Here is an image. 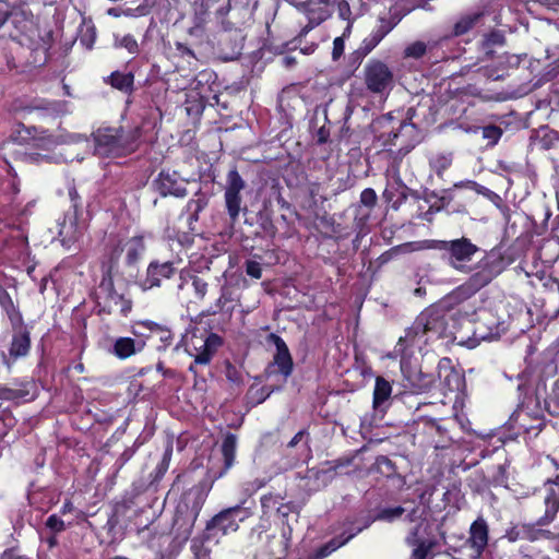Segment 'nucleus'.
<instances>
[{"label": "nucleus", "instance_id": "nucleus-1", "mask_svg": "<svg viewBox=\"0 0 559 559\" xmlns=\"http://www.w3.org/2000/svg\"><path fill=\"white\" fill-rule=\"evenodd\" d=\"M502 309L501 302H489L477 308L463 306L459 313L464 318H468L473 333L472 336L467 337L456 333L453 335V340L457 341L459 344L473 348L481 341L500 337L508 330V321L501 313Z\"/></svg>", "mask_w": 559, "mask_h": 559}, {"label": "nucleus", "instance_id": "nucleus-2", "mask_svg": "<svg viewBox=\"0 0 559 559\" xmlns=\"http://www.w3.org/2000/svg\"><path fill=\"white\" fill-rule=\"evenodd\" d=\"M479 263L478 270L467 273L468 278L448 295V300L452 306L464 305L465 301L497 278L511 261L504 254L501 246H495L488 253L484 254L483 259H479Z\"/></svg>", "mask_w": 559, "mask_h": 559}, {"label": "nucleus", "instance_id": "nucleus-3", "mask_svg": "<svg viewBox=\"0 0 559 559\" xmlns=\"http://www.w3.org/2000/svg\"><path fill=\"white\" fill-rule=\"evenodd\" d=\"M119 251L116 249L109 259L108 267L103 272L102 278L92 293L98 316H115L128 318L133 309V300L129 290L115 285L114 269L118 262Z\"/></svg>", "mask_w": 559, "mask_h": 559}, {"label": "nucleus", "instance_id": "nucleus-4", "mask_svg": "<svg viewBox=\"0 0 559 559\" xmlns=\"http://www.w3.org/2000/svg\"><path fill=\"white\" fill-rule=\"evenodd\" d=\"M145 121L124 130L122 127H100L92 133L94 154L102 158H121L135 153L144 133Z\"/></svg>", "mask_w": 559, "mask_h": 559}, {"label": "nucleus", "instance_id": "nucleus-5", "mask_svg": "<svg viewBox=\"0 0 559 559\" xmlns=\"http://www.w3.org/2000/svg\"><path fill=\"white\" fill-rule=\"evenodd\" d=\"M427 248L440 252V258L450 267L459 273H473L480 265L479 259L489 250H485L471 238L461 236L450 240L431 239L427 241Z\"/></svg>", "mask_w": 559, "mask_h": 559}, {"label": "nucleus", "instance_id": "nucleus-6", "mask_svg": "<svg viewBox=\"0 0 559 559\" xmlns=\"http://www.w3.org/2000/svg\"><path fill=\"white\" fill-rule=\"evenodd\" d=\"M207 497L206 484L200 481L185 491L176 506L170 533L178 544L186 543Z\"/></svg>", "mask_w": 559, "mask_h": 559}, {"label": "nucleus", "instance_id": "nucleus-7", "mask_svg": "<svg viewBox=\"0 0 559 559\" xmlns=\"http://www.w3.org/2000/svg\"><path fill=\"white\" fill-rule=\"evenodd\" d=\"M489 538L487 522L477 518L469 527V536H450L449 550L454 559H479Z\"/></svg>", "mask_w": 559, "mask_h": 559}, {"label": "nucleus", "instance_id": "nucleus-8", "mask_svg": "<svg viewBox=\"0 0 559 559\" xmlns=\"http://www.w3.org/2000/svg\"><path fill=\"white\" fill-rule=\"evenodd\" d=\"M247 182L238 171L237 165H231L225 177L224 203L230 226L239 222L240 214H247L248 207L241 192Z\"/></svg>", "mask_w": 559, "mask_h": 559}, {"label": "nucleus", "instance_id": "nucleus-9", "mask_svg": "<svg viewBox=\"0 0 559 559\" xmlns=\"http://www.w3.org/2000/svg\"><path fill=\"white\" fill-rule=\"evenodd\" d=\"M246 500L240 504L225 508L216 513L210 521H207L205 531L209 535L215 536L216 534L229 535L239 530V524L254 514V502L251 506H245Z\"/></svg>", "mask_w": 559, "mask_h": 559}, {"label": "nucleus", "instance_id": "nucleus-10", "mask_svg": "<svg viewBox=\"0 0 559 559\" xmlns=\"http://www.w3.org/2000/svg\"><path fill=\"white\" fill-rule=\"evenodd\" d=\"M542 464L548 472H554L552 476H548L544 481L546 495L544 497L545 512L536 520V525H549L557 516L559 511V463L550 455H546L542 460Z\"/></svg>", "mask_w": 559, "mask_h": 559}, {"label": "nucleus", "instance_id": "nucleus-11", "mask_svg": "<svg viewBox=\"0 0 559 559\" xmlns=\"http://www.w3.org/2000/svg\"><path fill=\"white\" fill-rule=\"evenodd\" d=\"M364 82L370 93L382 95L393 87L394 74L385 62L372 58L364 68Z\"/></svg>", "mask_w": 559, "mask_h": 559}, {"label": "nucleus", "instance_id": "nucleus-12", "mask_svg": "<svg viewBox=\"0 0 559 559\" xmlns=\"http://www.w3.org/2000/svg\"><path fill=\"white\" fill-rule=\"evenodd\" d=\"M38 396V388L32 377L13 378L8 383H0V401L16 406L33 402Z\"/></svg>", "mask_w": 559, "mask_h": 559}, {"label": "nucleus", "instance_id": "nucleus-13", "mask_svg": "<svg viewBox=\"0 0 559 559\" xmlns=\"http://www.w3.org/2000/svg\"><path fill=\"white\" fill-rule=\"evenodd\" d=\"M405 540L408 546L413 547L411 559H427L431 550L438 545L432 525L425 520L411 530Z\"/></svg>", "mask_w": 559, "mask_h": 559}, {"label": "nucleus", "instance_id": "nucleus-14", "mask_svg": "<svg viewBox=\"0 0 559 559\" xmlns=\"http://www.w3.org/2000/svg\"><path fill=\"white\" fill-rule=\"evenodd\" d=\"M418 318L420 320V324L425 329L426 335L435 342L440 338H448L452 335V332L449 330L448 316L443 308L441 307H428L423 310Z\"/></svg>", "mask_w": 559, "mask_h": 559}, {"label": "nucleus", "instance_id": "nucleus-15", "mask_svg": "<svg viewBox=\"0 0 559 559\" xmlns=\"http://www.w3.org/2000/svg\"><path fill=\"white\" fill-rule=\"evenodd\" d=\"M453 430H455L453 421L430 418L424 423L427 442L436 450H447L454 444Z\"/></svg>", "mask_w": 559, "mask_h": 559}, {"label": "nucleus", "instance_id": "nucleus-16", "mask_svg": "<svg viewBox=\"0 0 559 559\" xmlns=\"http://www.w3.org/2000/svg\"><path fill=\"white\" fill-rule=\"evenodd\" d=\"M181 262L180 258L169 261L152 260L147 264L145 277L141 283L142 288L144 290L159 288L163 281L171 280L178 273Z\"/></svg>", "mask_w": 559, "mask_h": 559}, {"label": "nucleus", "instance_id": "nucleus-17", "mask_svg": "<svg viewBox=\"0 0 559 559\" xmlns=\"http://www.w3.org/2000/svg\"><path fill=\"white\" fill-rule=\"evenodd\" d=\"M409 358L401 357L403 386L413 394H421L429 391L435 383V376L423 372L418 366H413Z\"/></svg>", "mask_w": 559, "mask_h": 559}, {"label": "nucleus", "instance_id": "nucleus-18", "mask_svg": "<svg viewBox=\"0 0 559 559\" xmlns=\"http://www.w3.org/2000/svg\"><path fill=\"white\" fill-rule=\"evenodd\" d=\"M12 330L13 333L8 353H1L2 364L8 372L12 371L13 366L19 359L29 354L32 347L31 332L27 326H19Z\"/></svg>", "mask_w": 559, "mask_h": 559}, {"label": "nucleus", "instance_id": "nucleus-19", "mask_svg": "<svg viewBox=\"0 0 559 559\" xmlns=\"http://www.w3.org/2000/svg\"><path fill=\"white\" fill-rule=\"evenodd\" d=\"M267 342L274 344L276 352L273 356V361L267 365L265 373L267 376L280 373L285 379L288 378L294 370V360L287 344L275 333L269 334Z\"/></svg>", "mask_w": 559, "mask_h": 559}, {"label": "nucleus", "instance_id": "nucleus-20", "mask_svg": "<svg viewBox=\"0 0 559 559\" xmlns=\"http://www.w3.org/2000/svg\"><path fill=\"white\" fill-rule=\"evenodd\" d=\"M419 322L417 316L412 325L405 330V335L399 338L394 350L401 357H411L414 348L423 350L426 345L432 343Z\"/></svg>", "mask_w": 559, "mask_h": 559}, {"label": "nucleus", "instance_id": "nucleus-21", "mask_svg": "<svg viewBox=\"0 0 559 559\" xmlns=\"http://www.w3.org/2000/svg\"><path fill=\"white\" fill-rule=\"evenodd\" d=\"M191 76H193V88L200 97L211 106L218 105L221 83L218 82L216 72L212 69H203L198 73L194 72Z\"/></svg>", "mask_w": 559, "mask_h": 559}, {"label": "nucleus", "instance_id": "nucleus-22", "mask_svg": "<svg viewBox=\"0 0 559 559\" xmlns=\"http://www.w3.org/2000/svg\"><path fill=\"white\" fill-rule=\"evenodd\" d=\"M514 426L524 433L537 436L545 427V417L542 407H536L531 417L530 406L521 403L511 416Z\"/></svg>", "mask_w": 559, "mask_h": 559}, {"label": "nucleus", "instance_id": "nucleus-23", "mask_svg": "<svg viewBox=\"0 0 559 559\" xmlns=\"http://www.w3.org/2000/svg\"><path fill=\"white\" fill-rule=\"evenodd\" d=\"M171 60L177 72L188 78L198 70L199 59L194 50L186 43L176 41L171 52Z\"/></svg>", "mask_w": 559, "mask_h": 559}, {"label": "nucleus", "instance_id": "nucleus-24", "mask_svg": "<svg viewBox=\"0 0 559 559\" xmlns=\"http://www.w3.org/2000/svg\"><path fill=\"white\" fill-rule=\"evenodd\" d=\"M152 186L163 198L168 195L185 198L188 193L187 188L179 181V175L176 171L162 170L152 181Z\"/></svg>", "mask_w": 559, "mask_h": 559}, {"label": "nucleus", "instance_id": "nucleus-25", "mask_svg": "<svg viewBox=\"0 0 559 559\" xmlns=\"http://www.w3.org/2000/svg\"><path fill=\"white\" fill-rule=\"evenodd\" d=\"M550 212L547 210L545 212V218L544 223L538 226L535 222L531 221V217L526 214H515V221L511 224L510 217H508V228L512 231V235L516 238H521L523 236L525 237H533V236H540L545 233L547 228V221L550 217Z\"/></svg>", "mask_w": 559, "mask_h": 559}, {"label": "nucleus", "instance_id": "nucleus-26", "mask_svg": "<svg viewBox=\"0 0 559 559\" xmlns=\"http://www.w3.org/2000/svg\"><path fill=\"white\" fill-rule=\"evenodd\" d=\"M237 306V299L230 286L221 287L219 297L202 312L203 316L221 314L224 321H230Z\"/></svg>", "mask_w": 559, "mask_h": 559}, {"label": "nucleus", "instance_id": "nucleus-27", "mask_svg": "<svg viewBox=\"0 0 559 559\" xmlns=\"http://www.w3.org/2000/svg\"><path fill=\"white\" fill-rule=\"evenodd\" d=\"M68 194L71 201V211L67 212L63 222L60 224V234L73 236L79 227V218L82 214V198L79 194L76 187L71 185L68 188Z\"/></svg>", "mask_w": 559, "mask_h": 559}, {"label": "nucleus", "instance_id": "nucleus-28", "mask_svg": "<svg viewBox=\"0 0 559 559\" xmlns=\"http://www.w3.org/2000/svg\"><path fill=\"white\" fill-rule=\"evenodd\" d=\"M146 346V340L119 336L115 340L110 353L120 360H126L139 353Z\"/></svg>", "mask_w": 559, "mask_h": 559}, {"label": "nucleus", "instance_id": "nucleus-29", "mask_svg": "<svg viewBox=\"0 0 559 559\" xmlns=\"http://www.w3.org/2000/svg\"><path fill=\"white\" fill-rule=\"evenodd\" d=\"M224 345V338L217 333H210L206 341H203V346L195 350V354H188L195 358V364L201 366L209 365L218 349Z\"/></svg>", "mask_w": 559, "mask_h": 559}, {"label": "nucleus", "instance_id": "nucleus-30", "mask_svg": "<svg viewBox=\"0 0 559 559\" xmlns=\"http://www.w3.org/2000/svg\"><path fill=\"white\" fill-rule=\"evenodd\" d=\"M308 25L314 27L331 16V0H308L305 2Z\"/></svg>", "mask_w": 559, "mask_h": 559}, {"label": "nucleus", "instance_id": "nucleus-31", "mask_svg": "<svg viewBox=\"0 0 559 559\" xmlns=\"http://www.w3.org/2000/svg\"><path fill=\"white\" fill-rule=\"evenodd\" d=\"M146 250L145 236L135 235L128 238L121 250L126 253L124 263L129 267H135Z\"/></svg>", "mask_w": 559, "mask_h": 559}, {"label": "nucleus", "instance_id": "nucleus-32", "mask_svg": "<svg viewBox=\"0 0 559 559\" xmlns=\"http://www.w3.org/2000/svg\"><path fill=\"white\" fill-rule=\"evenodd\" d=\"M414 112H415V109L409 108L407 110L406 119L400 123V126L396 130L392 129L386 135L384 133H382L379 136V139L382 140V143L384 146L395 145L396 140L400 136L414 138L415 135L418 134V129H417L416 124L412 122Z\"/></svg>", "mask_w": 559, "mask_h": 559}, {"label": "nucleus", "instance_id": "nucleus-33", "mask_svg": "<svg viewBox=\"0 0 559 559\" xmlns=\"http://www.w3.org/2000/svg\"><path fill=\"white\" fill-rule=\"evenodd\" d=\"M134 73L132 71L122 72L112 71L108 76L104 78V83L124 95H132L134 87Z\"/></svg>", "mask_w": 559, "mask_h": 559}, {"label": "nucleus", "instance_id": "nucleus-34", "mask_svg": "<svg viewBox=\"0 0 559 559\" xmlns=\"http://www.w3.org/2000/svg\"><path fill=\"white\" fill-rule=\"evenodd\" d=\"M392 394L391 383L381 376L376 378L372 407L376 412H384L388 408V401Z\"/></svg>", "mask_w": 559, "mask_h": 559}, {"label": "nucleus", "instance_id": "nucleus-35", "mask_svg": "<svg viewBox=\"0 0 559 559\" xmlns=\"http://www.w3.org/2000/svg\"><path fill=\"white\" fill-rule=\"evenodd\" d=\"M522 61L519 55H506L500 58L498 67L486 69V75L493 81L503 80L508 75V70L518 68Z\"/></svg>", "mask_w": 559, "mask_h": 559}, {"label": "nucleus", "instance_id": "nucleus-36", "mask_svg": "<svg viewBox=\"0 0 559 559\" xmlns=\"http://www.w3.org/2000/svg\"><path fill=\"white\" fill-rule=\"evenodd\" d=\"M364 527H358L354 532H343L338 536L332 538L329 543L321 546L313 555L317 559H323L328 557L330 554L335 551L337 548L347 544L353 537H355L358 533H360Z\"/></svg>", "mask_w": 559, "mask_h": 559}, {"label": "nucleus", "instance_id": "nucleus-37", "mask_svg": "<svg viewBox=\"0 0 559 559\" xmlns=\"http://www.w3.org/2000/svg\"><path fill=\"white\" fill-rule=\"evenodd\" d=\"M438 376L443 388L450 392L459 391L464 383V376L451 366H439Z\"/></svg>", "mask_w": 559, "mask_h": 559}, {"label": "nucleus", "instance_id": "nucleus-38", "mask_svg": "<svg viewBox=\"0 0 559 559\" xmlns=\"http://www.w3.org/2000/svg\"><path fill=\"white\" fill-rule=\"evenodd\" d=\"M236 449H237V436L233 432H227L224 436L221 451L224 460V468L223 473H226L231 466L235 464L236 460Z\"/></svg>", "mask_w": 559, "mask_h": 559}, {"label": "nucleus", "instance_id": "nucleus-39", "mask_svg": "<svg viewBox=\"0 0 559 559\" xmlns=\"http://www.w3.org/2000/svg\"><path fill=\"white\" fill-rule=\"evenodd\" d=\"M483 16V12H474L462 15L453 25L452 35L459 37L467 34L479 23Z\"/></svg>", "mask_w": 559, "mask_h": 559}, {"label": "nucleus", "instance_id": "nucleus-40", "mask_svg": "<svg viewBox=\"0 0 559 559\" xmlns=\"http://www.w3.org/2000/svg\"><path fill=\"white\" fill-rule=\"evenodd\" d=\"M179 276L181 280V283L178 286L179 289L183 288L186 281L189 278L191 281L195 297L200 300H203L205 298L209 288V284L206 281H204L198 275L191 274L190 271L186 270H181L179 272Z\"/></svg>", "mask_w": 559, "mask_h": 559}, {"label": "nucleus", "instance_id": "nucleus-41", "mask_svg": "<svg viewBox=\"0 0 559 559\" xmlns=\"http://www.w3.org/2000/svg\"><path fill=\"white\" fill-rule=\"evenodd\" d=\"M197 198L190 199L186 204V212L189 214L187 221L191 226L193 223L199 221V214L207 206L209 199L205 194L198 192Z\"/></svg>", "mask_w": 559, "mask_h": 559}, {"label": "nucleus", "instance_id": "nucleus-42", "mask_svg": "<svg viewBox=\"0 0 559 559\" xmlns=\"http://www.w3.org/2000/svg\"><path fill=\"white\" fill-rule=\"evenodd\" d=\"M406 511L407 508L402 506L382 508L377 512L373 519H368L361 527L365 530L369 527V525L374 521L394 522L395 520L400 519Z\"/></svg>", "mask_w": 559, "mask_h": 559}, {"label": "nucleus", "instance_id": "nucleus-43", "mask_svg": "<svg viewBox=\"0 0 559 559\" xmlns=\"http://www.w3.org/2000/svg\"><path fill=\"white\" fill-rule=\"evenodd\" d=\"M453 158L450 153H438L429 158V166L438 177H442L443 173L452 165Z\"/></svg>", "mask_w": 559, "mask_h": 559}, {"label": "nucleus", "instance_id": "nucleus-44", "mask_svg": "<svg viewBox=\"0 0 559 559\" xmlns=\"http://www.w3.org/2000/svg\"><path fill=\"white\" fill-rule=\"evenodd\" d=\"M210 333L212 332L205 329L200 330L198 328H193L190 332V337L186 342V353L195 354V350L200 349V346H203V341H206Z\"/></svg>", "mask_w": 559, "mask_h": 559}, {"label": "nucleus", "instance_id": "nucleus-45", "mask_svg": "<svg viewBox=\"0 0 559 559\" xmlns=\"http://www.w3.org/2000/svg\"><path fill=\"white\" fill-rule=\"evenodd\" d=\"M373 468L377 473L386 478H393L397 474V467L395 463L385 455L377 456Z\"/></svg>", "mask_w": 559, "mask_h": 559}, {"label": "nucleus", "instance_id": "nucleus-46", "mask_svg": "<svg viewBox=\"0 0 559 559\" xmlns=\"http://www.w3.org/2000/svg\"><path fill=\"white\" fill-rule=\"evenodd\" d=\"M477 130L480 132L481 138L487 141L486 146H495L503 134V130L496 124H487L478 127Z\"/></svg>", "mask_w": 559, "mask_h": 559}, {"label": "nucleus", "instance_id": "nucleus-47", "mask_svg": "<svg viewBox=\"0 0 559 559\" xmlns=\"http://www.w3.org/2000/svg\"><path fill=\"white\" fill-rule=\"evenodd\" d=\"M381 41H379L371 33L362 39L357 50L354 51L353 57L356 61L361 62Z\"/></svg>", "mask_w": 559, "mask_h": 559}, {"label": "nucleus", "instance_id": "nucleus-48", "mask_svg": "<svg viewBox=\"0 0 559 559\" xmlns=\"http://www.w3.org/2000/svg\"><path fill=\"white\" fill-rule=\"evenodd\" d=\"M399 182L401 183V190H396L399 192L396 199L395 198V192L391 189H385L384 192H383V198L385 200V202L388 203H391L392 204V207L394 210H397L407 199V194H406V189L407 187L405 185L402 183L401 179H399Z\"/></svg>", "mask_w": 559, "mask_h": 559}, {"label": "nucleus", "instance_id": "nucleus-49", "mask_svg": "<svg viewBox=\"0 0 559 559\" xmlns=\"http://www.w3.org/2000/svg\"><path fill=\"white\" fill-rule=\"evenodd\" d=\"M396 23L391 17L380 16L377 26L371 31V34L379 40L383 38L395 27Z\"/></svg>", "mask_w": 559, "mask_h": 559}, {"label": "nucleus", "instance_id": "nucleus-50", "mask_svg": "<svg viewBox=\"0 0 559 559\" xmlns=\"http://www.w3.org/2000/svg\"><path fill=\"white\" fill-rule=\"evenodd\" d=\"M545 408L552 416H559V379L554 383L550 393L545 399Z\"/></svg>", "mask_w": 559, "mask_h": 559}, {"label": "nucleus", "instance_id": "nucleus-51", "mask_svg": "<svg viewBox=\"0 0 559 559\" xmlns=\"http://www.w3.org/2000/svg\"><path fill=\"white\" fill-rule=\"evenodd\" d=\"M115 47L124 48L131 55H139L140 46L132 34H126L122 37L115 36Z\"/></svg>", "mask_w": 559, "mask_h": 559}, {"label": "nucleus", "instance_id": "nucleus-52", "mask_svg": "<svg viewBox=\"0 0 559 559\" xmlns=\"http://www.w3.org/2000/svg\"><path fill=\"white\" fill-rule=\"evenodd\" d=\"M271 393L272 390L266 385L260 388L251 385L247 392V399L251 404L258 405L263 403L271 395Z\"/></svg>", "mask_w": 559, "mask_h": 559}, {"label": "nucleus", "instance_id": "nucleus-53", "mask_svg": "<svg viewBox=\"0 0 559 559\" xmlns=\"http://www.w3.org/2000/svg\"><path fill=\"white\" fill-rule=\"evenodd\" d=\"M352 112H353V109L350 108L349 105H347L345 107V111H344V116H343V119H344L343 126L340 128V131L335 136V141L337 142V144H341L343 142H345V143L349 142L353 130L348 126V120L350 118Z\"/></svg>", "mask_w": 559, "mask_h": 559}, {"label": "nucleus", "instance_id": "nucleus-54", "mask_svg": "<svg viewBox=\"0 0 559 559\" xmlns=\"http://www.w3.org/2000/svg\"><path fill=\"white\" fill-rule=\"evenodd\" d=\"M292 532L293 530L290 526H287V528L283 530L280 548L276 551H272V555L275 557V559H286L290 547Z\"/></svg>", "mask_w": 559, "mask_h": 559}, {"label": "nucleus", "instance_id": "nucleus-55", "mask_svg": "<svg viewBox=\"0 0 559 559\" xmlns=\"http://www.w3.org/2000/svg\"><path fill=\"white\" fill-rule=\"evenodd\" d=\"M2 310L8 316V319L12 325V329L19 326H25L23 323V316L17 306L14 305V301H10L7 306L2 307Z\"/></svg>", "mask_w": 559, "mask_h": 559}, {"label": "nucleus", "instance_id": "nucleus-56", "mask_svg": "<svg viewBox=\"0 0 559 559\" xmlns=\"http://www.w3.org/2000/svg\"><path fill=\"white\" fill-rule=\"evenodd\" d=\"M2 310L8 316V319L12 325V329L19 326H25L23 323V316L17 306L14 305V301H10L7 306L2 307Z\"/></svg>", "mask_w": 559, "mask_h": 559}, {"label": "nucleus", "instance_id": "nucleus-57", "mask_svg": "<svg viewBox=\"0 0 559 559\" xmlns=\"http://www.w3.org/2000/svg\"><path fill=\"white\" fill-rule=\"evenodd\" d=\"M330 124H331V122L328 119V115L325 114L324 115V124L319 127L316 130L314 135H313L316 139V144L323 145V144L333 142V140H331Z\"/></svg>", "mask_w": 559, "mask_h": 559}, {"label": "nucleus", "instance_id": "nucleus-58", "mask_svg": "<svg viewBox=\"0 0 559 559\" xmlns=\"http://www.w3.org/2000/svg\"><path fill=\"white\" fill-rule=\"evenodd\" d=\"M170 454H171V450L167 451L164 454L162 461L157 464V466L153 471V473H151V475H150L152 477L151 484L158 483L164 477V475L166 474V472L169 467Z\"/></svg>", "mask_w": 559, "mask_h": 559}, {"label": "nucleus", "instance_id": "nucleus-59", "mask_svg": "<svg viewBox=\"0 0 559 559\" xmlns=\"http://www.w3.org/2000/svg\"><path fill=\"white\" fill-rule=\"evenodd\" d=\"M506 37L502 32L493 29L485 35L483 46L485 49H490L495 46H503Z\"/></svg>", "mask_w": 559, "mask_h": 559}, {"label": "nucleus", "instance_id": "nucleus-60", "mask_svg": "<svg viewBox=\"0 0 559 559\" xmlns=\"http://www.w3.org/2000/svg\"><path fill=\"white\" fill-rule=\"evenodd\" d=\"M225 377L230 383L237 386L243 383V377L241 371L229 360L225 361Z\"/></svg>", "mask_w": 559, "mask_h": 559}, {"label": "nucleus", "instance_id": "nucleus-61", "mask_svg": "<svg viewBox=\"0 0 559 559\" xmlns=\"http://www.w3.org/2000/svg\"><path fill=\"white\" fill-rule=\"evenodd\" d=\"M414 147V144L412 145H403L402 147H400L397 151L395 152H392L391 151V156H392V162H391V169L392 171L394 173V175H397L399 176V173H400V165H401V162L403 159V157L409 153V151Z\"/></svg>", "mask_w": 559, "mask_h": 559}, {"label": "nucleus", "instance_id": "nucleus-62", "mask_svg": "<svg viewBox=\"0 0 559 559\" xmlns=\"http://www.w3.org/2000/svg\"><path fill=\"white\" fill-rule=\"evenodd\" d=\"M426 50H427L426 44L424 41L417 40V41L409 44L405 48L404 57L419 59L426 53Z\"/></svg>", "mask_w": 559, "mask_h": 559}, {"label": "nucleus", "instance_id": "nucleus-63", "mask_svg": "<svg viewBox=\"0 0 559 559\" xmlns=\"http://www.w3.org/2000/svg\"><path fill=\"white\" fill-rule=\"evenodd\" d=\"M153 336H156L160 342V345L157 347L158 350H165L167 347L171 345L174 340V334L170 331V329L164 325H162L157 331H155V334Z\"/></svg>", "mask_w": 559, "mask_h": 559}, {"label": "nucleus", "instance_id": "nucleus-64", "mask_svg": "<svg viewBox=\"0 0 559 559\" xmlns=\"http://www.w3.org/2000/svg\"><path fill=\"white\" fill-rule=\"evenodd\" d=\"M45 526L53 534L62 533L67 528L64 521L58 514L49 515L45 522Z\"/></svg>", "mask_w": 559, "mask_h": 559}]
</instances>
